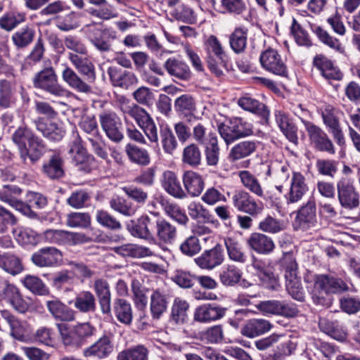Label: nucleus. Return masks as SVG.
Returning <instances> with one entry per match:
<instances>
[{
  "label": "nucleus",
  "instance_id": "52",
  "mask_svg": "<svg viewBox=\"0 0 360 360\" xmlns=\"http://www.w3.org/2000/svg\"><path fill=\"white\" fill-rule=\"evenodd\" d=\"M225 246L227 250L229 258L234 262L244 263L246 261V255L243 250L240 243L233 238L224 239Z\"/></svg>",
  "mask_w": 360,
  "mask_h": 360
},
{
  "label": "nucleus",
  "instance_id": "11",
  "mask_svg": "<svg viewBox=\"0 0 360 360\" xmlns=\"http://www.w3.org/2000/svg\"><path fill=\"white\" fill-rule=\"evenodd\" d=\"M43 239L45 242L49 243L70 245L82 244L90 240V238L82 233L55 229H49L44 231Z\"/></svg>",
  "mask_w": 360,
  "mask_h": 360
},
{
  "label": "nucleus",
  "instance_id": "4",
  "mask_svg": "<svg viewBox=\"0 0 360 360\" xmlns=\"http://www.w3.org/2000/svg\"><path fill=\"white\" fill-rule=\"evenodd\" d=\"M206 62L210 70L217 77L223 75L226 53L221 42L214 35H210L203 43Z\"/></svg>",
  "mask_w": 360,
  "mask_h": 360
},
{
  "label": "nucleus",
  "instance_id": "33",
  "mask_svg": "<svg viewBox=\"0 0 360 360\" xmlns=\"http://www.w3.org/2000/svg\"><path fill=\"white\" fill-rule=\"evenodd\" d=\"M114 250L120 255L133 258H142L154 255V252L150 248L136 244H124L115 247Z\"/></svg>",
  "mask_w": 360,
  "mask_h": 360
},
{
  "label": "nucleus",
  "instance_id": "55",
  "mask_svg": "<svg viewBox=\"0 0 360 360\" xmlns=\"http://www.w3.org/2000/svg\"><path fill=\"white\" fill-rule=\"evenodd\" d=\"M189 216L195 220L202 223L212 221V215L200 202H191L188 206Z\"/></svg>",
  "mask_w": 360,
  "mask_h": 360
},
{
  "label": "nucleus",
  "instance_id": "21",
  "mask_svg": "<svg viewBox=\"0 0 360 360\" xmlns=\"http://www.w3.org/2000/svg\"><path fill=\"white\" fill-rule=\"evenodd\" d=\"M321 116L323 123L333 134L339 144L344 142L343 134L339 120L335 114V109L330 105H324L321 109Z\"/></svg>",
  "mask_w": 360,
  "mask_h": 360
},
{
  "label": "nucleus",
  "instance_id": "13",
  "mask_svg": "<svg viewBox=\"0 0 360 360\" xmlns=\"http://www.w3.org/2000/svg\"><path fill=\"white\" fill-rule=\"evenodd\" d=\"M261 65L266 71L281 77H287L288 70L278 51L268 49L263 51L259 58Z\"/></svg>",
  "mask_w": 360,
  "mask_h": 360
},
{
  "label": "nucleus",
  "instance_id": "25",
  "mask_svg": "<svg viewBox=\"0 0 360 360\" xmlns=\"http://www.w3.org/2000/svg\"><path fill=\"white\" fill-rule=\"evenodd\" d=\"M226 309L213 304L199 306L195 309L194 319L200 323H207L221 319L225 314Z\"/></svg>",
  "mask_w": 360,
  "mask_h": 360
},
{
  "label": "nucleus",
  "instance_id": "23",
  "mask_svg": "<svg viewBox=\"0 0 360 360\" xmlns=\"http://www.w3.org/2000/svg\"><path fill=\"white\" fill-rule=\"evenodd\" d=\"M161 184L164 190L175 198L184 199L187 197L186 191L183 189L180 181L174 172L169 170L164 172Z\"/></svg>",
  "mask_w": 360,
  "mask_h": 360
},
{
  "label": "nucleus",
  "instance_id": "47",
  "mask_svg": "<svg viewBox=\"0 0 360 360\" xmlns=\"http://www.w3.org/2000/svg\"><path fill=\"white\" fill-rule=\"evenodd\" d=\"M237 103L238 105L245 110L261 115L264 117L269 115V111L266 105L251 97H241L238 100Z\"/></svg>",
  "mask_w": 360,
  "mask_h": 360
},
{
  "label": "nucleus",
  "instance_id": "28",
  "mask_svg": "<svg viewBox=\"0 0 360 360\" xmlns=\"http://www.w3.org/2000/svg\"><path fill=\"white\" fill-rule=\"evenodd\" d=\"M314 65L328 80H340L342 77V73L339 68L323 55L316 56L314 58Z\"/></svg>",
  "mask_w": 360,
  "mask_h": 360
},
{
  "label": "nucleus",
  "instance_id": "36",
  "mask_svg": "<svg viewBox=\"0 0 360 360\" xmlns=\"http://www.w3.org/2000/svg\"><path fill=\"white\" fill-rule=\"evenodd\" d=\"M248 30L245 27H238L229 36V44L236 53L244 52L248 44Z\"/></svg>",
  "mask_w": 360,
  "mask_h": 360
},
{
  "label": "nucleus",
  "instance_id": "10",
  "mask_svg": "<svg viewBox=\"0 0 360 360\" xmlns=\"http://www.w3.org/2000/svg\"><path fill=\"white\" fill-rule=\"evenodd\" d=\"M101 127L107 137L113 142L119 143L124 139L122 124L117 115L111 110H105L99 114Z\"/></svg>",
  "mask_w": 360,
  "mask_h": 360
},
{
  "label": "nucleus",
  "instance_id": "12",
  "mask_svg": "<svg viewBox=\"0 0 360 360\" xmlns=\"http://www.w3.org/2000/svg\"><path fill=\"white\" fill-rule=\"evenodd\" d=\"M21 190L15 186H4L0 190V200L8 204L16 210L29 218L37 217L36 213L32 210L30 205L18 200Z\"/></svg>",
  "mask_w": 360,
  "mask_h": 360
},
{
  "label": "nucleus",
  "instance_id": "61",
  "mask_svg": "<svg viewBox=\"0 0 360 360\" xmlns=\"http://www.w3.org/2000/svg\"><path fill=\"white\" fill-rule=\"evenodd\" d=\"M206 161L210 166H216L219 159V147L214 134L209 135V143L205 148Z\"/></svg>",
  "mask_w": 360,
  "mask_h": 360
},
{
  "label": "nucleus",
  "instance_id": "50",
  "mask_svg": "<svg viewBox=\"0 0 360 360\" xmlns=\"http://www.w3.org/2000/svg\"><path fill=\"white\" fill-rule=\"evenodd\" d=\"M165 68L170 75L179 79H186L190 76L188 66L185 63L176 59H168L165 63Z\"/></svg>",
  "mask_w": 360,
  "mask_h": 360
},
{
  "label": "nucleus",
  "instance_id": "6",
  "mask_svg": "<svg viewBox=\"0 0 360 360\" xmlns=\"http://www.w3.org/2000/svg\"><path fill=\"white\" fill-rule=\"evenodd\" d=\"M159 213L151 212L140 217L137 222L127 224V229L134 237L155 242V231L158 225Z\"/></svg>",
  "mask_w": 360,
  "mask_h": 360
},
{
  "label": "nucleus",
  "instance_id": "44",
  "mask_svg": "<svg viewBox=\"0 0 360 360\" xmlns=\"http://www.w3.org/2000/svg\"><path fill=\"white\" fill-rule=\"evenodd\" d=\"M74 306L82 313L94 311L96 309V298L90 291H81L75 297Z\"/></svg>",
  "mask_w": 360,
  "mask_h": 360
},
{
  "label": "nucleus",
  "instance_id": "30",
  "mask_svg": "<svg viewBox=\"0 0 360 360\" xmlns=\"http://www.w3.org/2000/svg\"><path fill=\"white\" fill-rule=\"evenodd\" d=\"M271 323L263 319H252L248 321L241 328V333L248 338H253L269 332Z\"/></svg>",
  "mask_w": 360,
  "mask_h": 360
},
{
  "label": "nucleus",
  "instance_id": "54",
  "mask_svg": "<svg viewBox=\"0 0 360 360\" xmlns=\"http://www.w3.org/2000/svg\"><path fill=\"white\" fill-rule=\"evenodd\" d=\"M188 303L182 298L176 297L172 306L171 316L176 323H184L188 319Z\"/></svg>",
  "mask_w": 360,
  "mask_h": 360
},
{
  "label": "nucleus",
  "instance_id": "34",
  "mask_svg": "<svg viewBox=\"0 0 360 360\" xmlns=\"http://www.w3.org/2000/svg\"><path fill=\"white\" fill-rule=\"evenodd\" d=\"M167 295L160 290L157 289L153 291L150 295V309L152 317L159 319L167 309Z\"/></svg>",
  "mask_w": 360,
  "mask_h": 360
},
{
  "label": "nucleus",
  "instance_id": "27",
  "mask_svg": "<svg viewBox=\"0 0 360 360\" xmlns=\"http://www.w3.org/2000/svg\"><path fill=\"white\" fill-rule=\"evenodd\" d=\"M61 77L65 83L77 92L89 94L92 91L91 86L84 81L74 70L67 65L63 70Z\"/></svg>",
  "mask_w": 360,
  "mask_h": 360
},
{
  "label": "nucleus",
  "instance_id": "51",
  "mask_svg": "<svg viewBox=\"0 0 360 360\" xmlns=\"http://www.w3.org/2000/svg\"><path fill=\"white\" fill-rule=\"evenodd\" d=\"M202 153L196 143H191L186 146L182 152V162L192 167H198L201 164Z\"/></svg>",
  "mask_w": 360,
  "mask_h": 360
},
{
  "label": "nucleus",
  "instance_id": "40",
  "mask_svg": "<svg viewBox=\"0 0 360 360\" xmlns=\"http://www.w3.org/2000/svg\"><path fill=\"white\" fill-rule=\"evenodd\" d=\"M108 73L112 84L115 86L128 89L131 86L137 84L139 82L136 75L131 72L126 71L122 74L117 75L114 68H109Z\"/></svg>",
  "mask_w": 360,
  "mask_h": 360
},
{
  "label": "nucleus",
  "instance_id": "20",
  "mask_svg": "<svg viewBox=\"0 0 360 360\" xmlns=\"http://www.w3.org/2000/svg\"><path fill=\"white\" fill-rule=\"evenodd\" d=\"M296 221L302 229L314 227L316 223V202L314 197H310L307 202L297 212Z\"/></svg>",
  "mask_w": 360,
  "mask_h": 360
},
{
  "label": "nucleus",
  "instance_id": "35",
  "mask_svg": "<svg viewBox=\"0 0 360 360\" xmlns=\"http://www.w3.org/2000/svg\"><path fill=\"white\" fill-rule=\"evenodd\" d=\"M275 119L277 124L286 138L293 143H297V129L290 122L288 115L280 110L275 112Z\"/></svg>",
  "mask_w": 360,
  "mask_h": 360
},
{
  "label": "nucleus",
  "instance_id": "8",
  "mask_svg": "<svg viewBox=\"0 0 360 360\" xmlns=\"http://www.w3.org/2000/svg\"><path fill=\"white\" fill-rule=\"evenodd\" d=\"M338 198L344 208L352 210L359 205V193L356 190L354 179L342 176L337 182Z\"/></svg>",
  "mask_w": 360,
  "mask_h": 360
},
{
  "label": "nucleus",
  "instance_id": "43",
  "mask_svg": "<svg viewBox=\"0 0 360 360\" xmlns=\"http://www.w3.org/2000/svg\"><path fill=\"white\" fill-rule=\"evenodd\" d=\"M15 93V85L13 82L6 79H0V110L11 106Z\"/></svg>",
  "mask_w": 360,
  "mask_h": 360
},
{
  "label": "nucleus",
  "instance_id": "46",
  "mask_svg": "<svg viewBox=\"0 0 360 360\" xmlns=\"http://www.w3.org/2000/svg\"><path fill=\"white\" fill-rule=\"evenodd\" d=\"M160 143L164 152L173 155L178 147V141L171 128L166 125L160 131Z\"/></svg>",
  "mask_w": 360,
  "mask_h": 360
},
{
  "label": "nucleus",
  "instance_id": "39",
  "mask_svg": "<svg viewBox=\"0 0 360 360\" xmlns=\"http://www.w3.org/2000/svg\"><path fill=\"white\" fill-rule=\"evenodd\" d=\"M113 311L117 320L125 325H129L133 319L130 303L122 298H117L113 302Z\"/></svg>",
  "mask_w": 360,
  "mask_h": 360
},
{
  "label": "nucleus",
  "instance_id": "1",
  "mask_svg": "<svg viewBox=\"0 0 360 360\" xmlns=\"http://www.w3.org/2000/svg\"><path fill=\"white\" fill-rule=\"evenodd\" d=\"M348 290L347 285L340 278L327 274H316L309 292L316 305L330 307L333 302L331 295Z\"/></svg>",
  "mask_w": 360,
  "mask_h": 360
},
{
  "label": "nucleus",
  "instance_id": "19",
  "mask_svg": "<svg viewBox=\"0 0 360 360\" xmlns=\"http://www.w3.org/2000/svg\"><path fill=\"white\" fill-rule=\"evenodd\" d=\"M223 261V249L219 245L205 251L200 256L195 259L196 264L204 269H212L220 265Z\"/></svg>",
  "mask_w": 360,
  "mask_h": 360
},
{
  "label": "nucleus",
  "instance_id": "59",
  "mask_svg": "<svg viewBox=\"0 0 360 360\" xmlns=\"http://www.w3.org/2000/svg\"><path fill=\"white\" fill-rule=\"evenodd\" d=\"M254 266L258 270V276L260 280L266 285V288L271 290H277L279 287L278 276L271 269L263 268L257 264Z\"/></svg>",
  "mask_w": 360,
  "mask_h": 360
},
{
  "label": "nucleus",
  "instance_id": "15",
  "mask_svg": "<svg viewBox=\"0 0 360 360\" xmlns=\"http://www.w3.org/2000/svg\"><path fill=\"white\" fill-rule=\"evenodd\" d=\"M309 191L305 177L299 172H292L290 180V188L285 194L287 204L300 202Z\"/></svg>",
  "mask_w": 360,
  "mask_h": 360
},
{
  "label": "nucleus",
  "instance_id": "24",
  "mask_svg": "<svg viewBox=\"0 0 360 360\" xmlns=\"http://www.w3.org/2000/svg\"><path fill=\"white\" fill-rule=\"evenodd\" d=\"M247 244L251 250L262 255H268L275 248V244L271 238L257 232L250 234L247 240Z\"/></svg>",
  "mask_w": 360,
  "mask_h": 360
},
{
  "label": "nucleus",
  "instance_id": "3",
  "mask_svg": "<svg viewBox=\"0 0 360 360\" xmlns=\"http://www.w3.org/2000/svg\"><path fill=\"white\" fill-rule=\"evenodd\" d=\"M62 342L66 347L79 349L86 342V340L96 333V328L89 323H78L68 326L65 324H58Z\"/></svg>",
  "mask_w": 360,
  "mask_h": 360
},
{
  "label": "nucleus",
  "instance_id": "48",
  "mask_svg": "<svg viewBox=\"0 0 360 360\" xmlns=\"http://www.w3.org/2000/svg\"><path fill=\"white\" fill-rule=\"evenodd\" d=\"M238 176L243 186L259 198L264 197V190L259 180L250 172L243 170Z\"/></svg>",
  "mask_w": 360,
  "mask_h": 360
},
{
  "label": "nucleus",
  "instance_id": "49",
  "mask_svg": "<svg viewBox=\"0 0 360 360\" xmlns=\"http://www.w3.org/2000/svg\"><path fill=\"white\" fill-rule=\"evenodd\" d=\"M117 360H148V350L142 345H138L118 353Z\"/></svg>",
  "mask_w": 360,
  "mask_h": 360
},
{
  "label": "nucleus",
  "instance_id": "7",
  "mask_svg": "<svg viewBox=\"0 0 360 360\" xmlns=\"http://www.w3.org/2000/svg\"><path fill=\"white\" fill-rule=\"evenodd\" d=\"M218 130L226 144L253 133L252 125L240 117H233L221 123Z\"/></svg>",
  "mask_w": 360,
  "mask_h": 360
},
{
  "label": "nucleus",
  "instance_id": "14",
  "mask_svg": "<svg viewBox=\"0 0 360 360\" xmlns=\"http://www.w3.org/2000/svg\"><path fill=\"white\" fill-rule=\"evenodd\" d=\"M233 206L240 212L248 214L250 216H256L263 210V205L258 202L244 191H236L232 198Z\"/></svg>",
  "mask_w": 360,
  "mask_h": 360
},
{
  "label": "nucleus",
  "instance_id": "22",
  "mask_svg": "<svg viewBox=\"0 0 360 360\" xmlns=\"http://www.w3.org/2000/svg\"><path fill=\"white\" fill-rule=\"evenodd\" d=\"M84 55L69 53L68 58L75 69L82 75L86 77L88 82L93 83L96 80L95 67L93 63Z\"/></svg>",
  "mask_w": 360,
  "mask_h": 360
},
{
  "label": "nucleus",
  "instance_id": "2",
  "mask_svg": "<svg viewBox=\"0 0 360 360\" xmlns=\"http://www.w3.org/2000/svg\"><path fill=\"white\" fill-rule=\"evenodd\" d=\"M117 105L125 120H127V117L134 119L137 124L143 131L149 141L152 143L158 144V127L151 116L146 110L131 103L124 96L118 98Z\"/></svg>",
  "mask_w": 360,
  "mask_h": 360
},
{
  "label": "nucleus",
  "instance_id": "5",
  "mask_svg": "<svg viewBox=\"0 0 360 360\" xmlns=\"http://www.w3.org/2000/svg\"><path fill=\"white\" fill-rule=\"evenodd\" d=\"M33 85L56 98L68 96L70 92L58 82V77L52 67H47L37 72L32 79Z\"/></svg>",
  "mask_w": 360,
  "mask_h": 360
},
{
  "label": "nucleus",
  "instance_id": "26",
  "mask_svg": "<svg viewBox=\"0 0 360 360\" xmlns=\"http://www.w3.org/2000/svg\"><path fill=\"white\" fill-rule=\"evenodd\" d=\"M46 306L51 316L57 321H71L75 319V311L58 298L47 300Z\"/></svg>",
  "mask_w": 360,
  "mask_h": 360
},
{
  "label": "nucleus",
  "instance_id": "37",
  "mask_svg": "<svg viewBox=\"0 0 360 360\" xmlns=\"http://www.w3.org/2000/svg\"><path fill=\"white\" fill-rule=\"evenodd\" d=\"M319 326L321 331L337 340L343 341L347 338L346 331L337 321H331L327 318H320Z\"/></svg>",
  "mask_w": 360,
  "mask_h": 360
},
{
  "label": "nucleus",
  "instance_id": "17",
  "mask_svg": "<svg viewBox=\"0 0 360 360\" xmlns=\"http://www.w3.org/2000/svg\"><path fill=\"white\" fill-rule=\"evenodd\" d=\"M62 253L56 248L49 247L39 250L32 256V262L39 267H51L58 265L62 261Z\"/></svg>",
  "mask_w": 360,
  "mask_h": 360
},
{
  "label": "nucleus",
  "instance_id": "63",
  "mask_svg": "<svg viewBox=\"0 0 360 360\" xmlns=\"http://www.w3.org/2000/svg\"><path fill=\"white\" fill-rule=\"evenodd\" d=\"M23 285L32 292L44 295L48 293V289L44 283L37 276L27 275L22 280Z\"/></svg>",
  "mask_w": 360,
  "mask_h": 360
},
{
  "label": "nucleus",
  "instance_id": "41",
  "mask_svg": "<svg viewBox=\"0 0 360 360\" xmlns=\"http://www.w3.org/2000/svg\"><path fill=\"white\" fill-rule=\"evenodd\" d=\"M35 136L27 128L19 127L13 134L12 139L18 147L20 158L27 155V143L30 145Z\"/></svg>",
  "mask_w": 360,
  "mask_h": 360
},
{
  "label": "nucleus",
  "instance_id": "9",
  "mask_svg": "<svg viewBox=\"0 0 360 360\" xmlns=\"http://www.w3.org/2000/svg\"><path fill=\"white\" fill-rule=\"evenodd\" d=\"M114 338V331L105 330L97 341L83 350V356L86 358L94 357L98 359L108 357L115 349Z\"/></svg>",
  "mask_w": 360,
  "mask_h": 360
},
{
  "label": "nucleus",
  "instance_id": "32",
  "mask_svg": "<svg viewBox=\"0 0 360 360\" xmlns=\"http://www.w3.org/2000/svg\"><path fill=\"white\" fill-rule=\"evenodd\" d=\"M176 237V228L159 214L158 225L155 231V240L164 244H171Z\"/></svg>",
  "mask_w": 360,
  "mask_h": 360
},
{
  "label": "nucleus",
  "instance_id": "18",
  "mask_svg": "<svg viewBox=\"0 0 360 360\" xmlns=\"http://www.w3.org/2000/svg\"><path fill=\"white\" fill-rule=\"evenodd\" d=\"M307 132L311 142L317 150L331 155L335 154V150L333 143L321 128L314 124H309L307 126Z\"/></svg>",
  "mask_w": 360,
  "mask_h": 360
},
{
  "label": "nucleus",
  "instance_id": "57",
  "mask_svg": "<svg viewBox=\"0 0 360 360\" xmlns=\"http://www.w3.org/2000/svg\"><path fill=\"white\" fill-rule=\"evenodd\" d=\"M69 153L77 165H85L92 159V157L87 154L79 139H76L72 142Z\"/></svg>",
  "mask_w": 360,
  "mask_h": 360
},
{
  "label": "nucleus",
  "instance_id": "29",
  "mask_svg": "<svg viewBox=\"0 0 360 360\" xmlns=\"http://www.w3.org/2000/svg\"><path fill=\"white\" fill-rule=\"evenodd\" d=\"M182 180L186 194L196 197L202 193L205 183L200 174L192 170L186 171L183 174Z\"/></svg>",
  "mask_w": 360,
  "mask_h": 360
},
{
  "label": "nucleus",
  "instance_id": "62",
  "mask_svg": "<svg viewBox=\"0 0 360 360\" xmlns=\"http://www.w3.org/2000/svg\"><path fill=\"white\" fill-rule=\"evenodd\" d=\"M241 278L240 269L233 265L224 268L219 274L221 283L226 286H232L237 283Z\"/></svg>",
  "mask_w": 360,
  "mask_h": 360
},
{
  "label": "nucleus",
  "instance_id": "42",
  "mask_svg": "<svg viewBox=\"0 0 360 360\" xmlns=\"http://www.w3.org/2000/svg\"><path fill=\"white\" fill-rule=\"evenodd\" d=\"M43 172L51 179H58L63 176V161L59 155H53L49 161L43 165Z\"/></svg>",
  "mask_w": 360,
  "mask_h": 360
},
{
  "label": "nucleus",
  "instance_id": "58",
  "mask_svg": "<svg viewBox=\"0 0 360 360\" xmlns=\"http://www.w3.org/2000/svg\"><path fill=\"white\" fill-rule=\"evenodd\" d=\"M258 229L262 232L275 234L284 230L285 226L282 220L267 215L259 222Z\"/></svg>",
  "mask_w": 360,
  "mask_h": 360
},
{
  "label": "nucleus",
  "instance_id": "38",
  "mask_svg": "<svg viewBox=\"0 0 360 360\" xmlns=\"http://www.w3.org/2000/svg\"><path fill=\"white\" fill-rule=\"evenodd\" d=\"M125 153L129 160L136 165L147 166L150 162V157L148 151L138 146L128 143L125 146Z\"/></svg>",
  "mask_w": 360,
  "mask_h": 360
},
{
  "label": "nucleus",
  "instance_id": "53",
  "mask_svg": "<svg viewBox=\"0 0 360 360\" xmlns=\"http://www.w3.org/2000/svg\"><path fill=\"white\" fill-rule=\"evenodd\" d=\"M0 266L13 276L21 273L23 270L21 260L13 255H0Z\"/></svg>",
  "mask_w": 360,
  "mask_h": 360
},
{
  "label": "nucleus",
  "instance_id": "16",
  "mask_svg": "<svg viewBox=\"0 0 360 360\" xmlns=\"http://www.w3.org/2000/svg\"><path fill=\"white\" fill-rule=\"evenodd\" d=\"M7 300L19 312L24 313L28 309V304L22 297L19 289L8 281H1L0 300Z\"/></svg>",
  "mask_w": 360,
  "mask_h": 360
},
{
  "label": "nucleus",
  "instance_id": "31",
  "mask_svg": "<svg viewBox=\"0 0 360 360\" xmlns=\"http://www.w3.org/2000/svg\"><path fill=\"white\" fill-rule=\"evenodd\" d=\"M85 29L89 41L98 50L101 51L110 50L111 44L108 40V31L107 30L98 29L91 25H87Z\"/></svg>",
  "mask_w": 360,
  "mask_h": 360
},
{
  "label": "nucleus",
  "instance_id": "60",
  "mask_svg": "<svg viewBox=\"0 0 360 360\" xmlns=\"http://www.w3.org/2000/svg\"><path fill=\"white\" fill-rule=\"evenodd\" d=\"M37 128L45 137L53 141L60 140L64 135L63 130L52 122H39L37 124Z\"/></svg>",
  "mask_w": 360,
  "mask_h": 360
},
{
  "label": "nucleus",
  "instance_id": "56",
  "mask_svg": "<svg viewBox=\"0 0 360 360\" xmlns=\"http://www.w3.org/2000/svg\"><path fill=\"white\" fill-rule=\"evenodd\" d=\"M34 35L35 32L32 28L25 27L13 34L12 41L17 48L22 49L32 43Z\"/></svg>",
  "mask_w": 360,
  "mask_h": 360
},
{
  "label": "nucleus",
  "instance_id": "64",
  "mask_svg": "<svg viewBox=\"0 0 360 360\" xmlns=\"http://www.w3.org/2000/svg\"><path fill=\"white\" fill-rule=\"evenodd\" d=\"M66 224L71 228H87L91 224V217L84 212H72L68 214Z\"/></svg>",
  "mask_w": 360,
  "mask_h": 360
},
{
  "label": "nucleus",
  "instance_id": "45",
  "mask_svg": "<svg viewBox=\"0 0 360 360\" xmlns=\"http://www.w3.org/2000/svg\"><path fill=\"white\" fill-rule=\"evenodd\" d=\"M255 149L256 143L255 141H241L231 149L229 158L233 162L239 160L251 155Z\"/></svg>",
  "mask_w": 360,
  "mask_h": 360
}]
</instances>
